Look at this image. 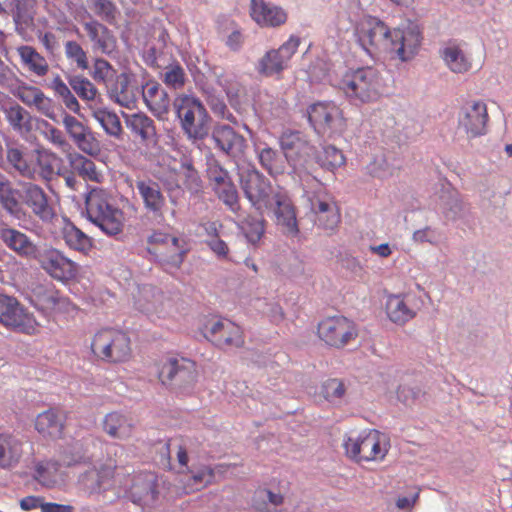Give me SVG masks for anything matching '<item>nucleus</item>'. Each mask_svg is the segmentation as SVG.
I'll use <instances>...</instances> for the list:
<instances>
[{
  "instance_id": "f257e3e1",
  "label": "nucleus",
  "mask_w": 512,
  "mask_h": 512,
  "mask_svg": "<svg viewBox=\"0 0 512 512\" xmlns=\"http://www.w3.org/2000/svg\"><path fill=\"white\" fill-rule=\"evenodd\" d=\"M355 35L361 47L371 56L380 53H395L402 61L410 60L421 44V34L416 29H393L373 16L361 18Z\"/></svg>"
},
{
  "instance_id": "f03ea898",
  "label": "nucleus",
  "mask_w": 512,
  "mask_h": 512,
  "mask_svg": "<svg viewBox=\"0 0 512 512\" xmlns=\"http://www.w3.org/2000/svg\"><path fill=\"white\" fill-rule=\"evenodd\" d=\"M384 87L381 73L371 66L348 70L339 82V88L354 104L377 102L384 93Z\"/></svg>"
},
{
  "instance_id": "7ed1b4c3",
  "label": "nucleus",
  "mask_w": 512,
  "mask_h": 512,
  "mask_svg": "<svg viewBox=\"0 0 512 512\" xmlns=\"http://www.w3.org/2000/svg\"><path fill=\"white\" fill-rule=\"evenodd\" d=\"M92 356L109 365L127 363L133 356L132 343L128 334L116 328L97 330L90 341Z\"/></svg>"
},
{
  "instance_id": "20e7f679",
  "label": "nucleus",
  "mask_w": 512,
  "mask_h": 512,
  "mask_svg": "<svg viewBox=\"0 0 512 512\" xmlns=\"http://www.w3.org/2000/svg\"><path fill=\"white\" fill-rule=\"evenodd\" d=\"M345 455L356 463L382 462L390 449L387 436L375 429L345 435Z\"/></svg>"
},
{
  "instance_id": "39448f33",
  "label": "nucleus",
  "mask_w": 512,
  "mask_h": 512,
  "mask_svg": "<svg viewBox=\"0 0 512 512\" xmlns=\"http://www.w3.org/2000/svg\"><path fill=\"white\" fill-rule=\"evenodd\" d=\"M88 219L105 234L114 236L122 232L124 213L113 204L110 195L103 189H92L85 200Z\"/></svg>"
},
{
  "instance_id": "423d86ee",
  "label": "nucleus",
  "mask_w": 512,
  "mask_h": 512,
  "mask_svg": "<svg viewBox=\"0 0 512 512\" xmlns=\"http://www.w3.org/2000/svg\"><path fill=\"white\" fill-rule=\"evenodd\" d=\"M280 148L299 176L310 174L314 164L315 147L300 131L286 130L279 138Z\"/></svg>"
},
{
  "instance_id": "0eeeda50",
  "label": "nucleus",
  "mask_w": 512,
  "mask_h": 512,
  "mask_svg": "<svg viewBox=\"0 0 512 512\" xmlns=\"http://www.w3.org/2000/svg\"><path fill=\"white\" fill-rule=\"evenodd\" d=\"M154 367L157 379L163 386H170L173 382L191 383L197 377L196 363L178 354L163 355L154 362Z\"/></svg>"
},
{
  "instance_id": "6e6552de",
  "label": "nucleus",
  "mask_w": 512,
  "mask_h": 512,
  "mask_svg": "<svg viewBox=\"0 0 512 512\" xmlns=\"http://www.w3.org/2000/svg\"><path fill=\"white\" fill-rule=\"evenodd\" d=\"M201 332L209 342L221 350L239 349L245 344L243 329L227 318L208 319Z\"/></svg>"
},
{
  "instance_id": "1a4fd4ad",
  "label": "nucleus",
  "mask_w": 512,
  "mask_h": 512,
  "mask_svg": "<svg viewBox=\"0 0 512 512\" xmlns=\"http://www.w3.org/2000/svg\"><path fill=\"white\" fill-rule=\"evenodd\" d=\"M40 268L52 279L67 284L78 278L80 265L68 258L63 251L46 247L35 255Z\"/></svg>"
},
{
  "instance_id": "9d476101",
  "label": "nucleus",
  "mask_w": 512,
  "mask_h": 512,
  "mask_svg": "<svg viewBox=\"0 0 512 512\" xmlns=\"http://www.w3.org/2000/svg\"><path fill=\"white\" fill-rule=\"evenodd\" d=\"M173 106L185 133L190 138H202L205 134L203 122L207 113L201 101L182 94L174 99Z\"/></svg>"
},
{
  "instance_id": "9b49d317",
  "label": "nucleus",
  "mask_w": 512,
  "mask_h": 512,
  "mask_svg": "<svg viewBox=\"0 0 512 512\" xmlns=\"http://www.w3.org/2000/svg\"><path fill=\"white\" fill-rule=\"evenodd\" d=\"M0 324L28 335L37 330L34 316L15 297L6 294H0Z\"/></svg>"
},
{
  "instance_id": "f8f14e48",
  "label": "nucleus",
  "mask_w": 512,
  "mask_h": 512,
  "mask_svg": "<svg viewBox=\"0 0 512 512\" xmlns=\"http://www.w3.org/2000/svg\"><path fill=\"white\" fill-rule=\"evenodd\" d=\"M32 305L48 316L72 314L77 308L53 284H39L32 290Z\"/></svg>"
},
{
  "instance_id": "ddd939ff",
  "label": "nucleus",
  "mask_w": 512,
  "mask_h": 512,
  "mask_svg": "<svg viewBox=\"0 0 512 512\" xmlns=\"http://www.w3.org/2000/svg\"><path fill=\"white\" fill-rule=\"evenodd\" d=\"M300 43L298 36L291 35L280 47L268 50L258 61V73L266 77H279L289 67Z\"/></svg>"
},
{
  "instance_id": "4468645a",
  "label": "nucleus",
  "mask_w": 512,
  "mask_h": 512,
  "mask_svg": "<svg viewBox=\"0 0 512 512\" xmlns=\"http://www.w3.org/2000/svg\"><path fill=\"white\" fill-rule=\"evenodd\" d=\"M318 336L327 345L343 348L358 336L355 323L345 316H330L318 324Z\"/></svg>"
},
{
  "instance_id": "2eb2a0df",
  "label": "nucleus",
  "mask_w": 512,
  "mask_h": 512,
  "mask_svg": "<svg viewBox=\"0 0 512 512\" xmlns=\"http://www.w3.org/2000/svg\"><path fill=\"white\" fill-rule=\"evenodd\" d=\"M193 441L188 440L183 445H179L177 449V461L179 464V471L189 474L187 480V488L190 492L199 491L211 485L215 478V471L211 465L201 464L189 466L188 453L191 451Z\"/></svg>"
},
{
  "instance_id": "dca6fc26",
  "label": "nucleus",
  "mask_w": 512,
  "mask_h": 512,
  "mask_svg": "<svg viewBox=\"0 0 512 512\" xmlns=\"http://www.w3.org/2000/svg\"><path fill=\"white\" fill-rule=\"evenodd\" d=\"M308 119L320 133H335L345 126L341 109L334 102H317L308 109Z\"/></svg>"
},
{
  "instance_id": "f3484780",
  "label": "nucleus",
  "mask_w": 512,
  "mask_h": 512,
  "mask_svg": "<svg viewBox=\"0 0 512 512\" xmlns=\"http://www.w3.org/2000/svg\"><path fill=\"white\" fill-rule=\"evenodd\" d=\"M117 445H112L107 453V458L99 463L94 469H91L80 476V483L91 492L100 491L110 487L114 481L116 470L120 467L117 463Z\"/></svg>"
},
{
  "instance_id": "a211bd4d",
  "label": "nucleus",
  "mask_w": 512,
  "mask_h": 512,
  "mask_svg": "<svg viewBox=\"0 0 512 512\" xmlns=\"http://www.w3.org/2000/svg\"><path fill=\"white\" fill-rule=\"evenodd\" d=\"M242 189L246 198L260 213L272 207L271 184L260 172L251 170L243 175Z\"/></svg>"
},
{
  "instance_id": "6ab92c4d",
  "label": "nucleus",
  "mask_w": 512,
  "mask_h": 512,
  "mask_svg": "<svg viewBox=\"0 0 512 512\" xmlns=\"http://www.w3.org/2000/svg\"><path fill=\"white\" fill-rule=\"evenodd\" d=\"M488 119L486 104L483 101H472L462 107L458 126L469 138H475L486 133Z\"/></svg>"
},
{
  "instance_id": "aec40b11",
  "label": "nucleus",
  "mask_w": 512,
  "mask_h": 512,
  "mask_svg": "<svg viewBox=\"0 0 512 512\" xmlns=\"http://www.w3.org/2000/svg\"><path fill=\"white\" fill-rule=\"evenodd\" d=\"M135 187L147 213L155 218H162L167 202L160 184L150 178H146L136 180Z\"/></svg>"
},
{
  "instance_id": "412c9836",
  "label": "nucleus",
  "mask_w": 512,
  "mask_h": 512,
  "mask_svg": "<svg viewBox=\"0 0 512 512\" xmlns=\"http://www.w3.org/2000/svg\"><path fill=\"white\" fill-rule=\"evenodd\" d=\"M14 95L26 106L34 107L45 117L57 122V105L38 87L21 85Z\"/></svg>"
},
{
  "instance_id": "4be33fe9",
  "label": "nucleus",
  "mask_w": 512,
  "mask_h": 512,
  "mask_svg": "<svg viewBox=\"0 0 512 512\" xmlns=\"http://www.w3.org/2000/svg\"><path fill=\"white\" fill-rule=\"evenodd\" d=\"M250 15L261 27H279L288 19V14L282 7L265 0H251Z\"/></svg>"
},
{
  "instance_id": "5701e85b",
  "label": "nucleus",
  "mask_w": 512,
  "mask_h": 512,
  "mask_svg": "<svg viewBox=\"0 0 512 512\" xmlns=\"http://www.w3.org/2000/svg\"><path fill=\"white\" fill-rule=\"evenodd\" d=\"M132 78L131 74L122 72L106 87L110 99L127 109L134 108L137 103V89L132 85Z\"/></svg>"
},
{
  "instance_id": "b1692460",
  "label": "nucleus",
  "mask_w": 512,
  "mask_h": 512,
  "mask_svg": "<svg viewBox=\"0 0 512 512\" xmlns=\"http://www.w3.org/2000/svg\"><path fill=\"white\" fill-rule=\"evenodd\" d=\"M272 199L275 204L274 214L277 225L282 227L284 233L296 236L299 229L291 200L284 193H276Z\"/></svg>"
},
{
  "instance_id": "393cba45",
  "label": "nucleus",
  "mask_w": 512,
  "mask_h": 512,
  "mask_svg": "<svg viewBox=\"0 0 512 512\" xmlns=\"http://www.w3.org/2000/svg\"><path fill=\"white\" fill-rule=\"evenodd\" d=\"M143 100L154 116L163 119L169 112L170 98L168 93L156 81H148L143 86Z\"/></svg>"
},
{
  "instance_id": "a878e982",
  "label": "nucleus",
  "mask_w": 512,
  "mask_h": 512,
  "mask_svg": "<svg viewBox=\"0 0 512 512\" xmlns=\"http://www.w3.org/2000/svg\"><path fill=\"white\" fill-rule=\"evenodd\" d=\"M23 441L9 431H0V467L4 469L17 466L23 455Z\"/></svg>"
},
{
  "instance_id": "bb28decb",
  "label": "nucleus",
  "mask_w": 512,
  "mask_h": 512,
  "mask_svg": "<svg viewBox=\"0 0 512 512\" xmlns=\"http://www.w3.org/2000/svg\"><path fill=\"white\" fill-rule=\"evenodd\" d=\"M132 501L135 504H147L157 499V478L151 472H143L134 476L130 487Z\"/></svg>"
},
{
  "instance_id": "cd10ccee",
  "label": "nucleus",
  "mask_w": 512,
  "mask_h": 512,
  "mask_svg": "<svg viewBox=\"0 0 512 512\" xmlns=\"http://www.w3.org/2000/svg\"><path fill=\"white\" fill-rule=\"evenodd\" d=\"M102 429L111 438L128 440L134 434L135 425L126 414L113 411L104 416Z\"/></svg>"
},
{
  "instance_id": "c85d7f7f",
  "label": "nucleus",
  "mask_w": 512,
  "mask_h": 512,
  "mask_svg": "<svg viewBox=\"0 0 512 512\" xmlns=\"http://www.w3.org/2000/svg\"><path fill=\"white\" fill-rule=\"evenodd\" d=\"M23 193L5 177L0 178V206L12 217L21 220L26 216L22 204Z\"/></svg>"
},
{
  "instance_id": "c756f323",
  "label": "nucleus",
  "mask_w": 512,
  "mask_h": 512,
  "mask_svg": "<svg viewBox=\"0 0 512 512\" xmlns=\"http://www.w3.org/2000/svg\"><path fill=\"white\" fill-rule=\"evenodd\" d=\"M212 137L222 151L234 157L241 155L246 148L245 138L228 125H217Z\"/></svg>"
},
{
  "instance_id": "7c9ffc66",
  "label": "nucleus",
  "mask_w": 512,
  "mask_h": 512,
  "mask_svg": "<svg viewBox=\"0 0 512 512\" xmlns=\"http://www.w3.org/2000/svg\"><path fill=\"white\" fill-rule=\"evenodd\" d=\"M22 199L42 221H51L54 217L53 208L49 205L47 195L40 186L27 184L24 187Z\"/></svg>"
},
{
  "instance_id": "2f4dec72",
  "label": "nucleus",
  "mask_w": 512,
  "mask_h": 512,
  "mask_svg": "<svg viewBox=\"0 0 512 512\" xmlns=\"http://www.w3.org/2000/svg\"><path fill=\"white\" fill-rule=\"evenodd\" d=\"M89 39L93 43V50L102 54L111 55L116 50L117 41L112 32L98 21L84 24Z\"/></svg>"
},
{
  "instance_id": "473e14b6",
  "label": "nucleus",
  "mask_w": 512,
  "mask_h": 512,
  "mask_svg": "<svg viewBox=\"0 0 512 512\" xmlns=\"http://www.w3.org/2000/svg\"><path fill=\"white\" fill-rule=\"evenodd\" d=\"M35 429L43 437L58 439L63 435L64 418L59 410L48 409L37 415Z\"/></svg>"
},
{
  "instance_id": "72a5a7b5",
  "label": "nucleus",
  "mask_w": 512,
  "mask_h": 512,
  "mask_svg": "<svg viewBox=\"0 0 512 512\" xmlns=\"http://www.w3.org/2000/svg\"><path fill=\"white\" fill-rule=\"evenodd\" d=\"M0 238L8 248L20 256L35 258L39 251L25 233L14 228H2Z\"/></svg>"
},
{
  "instance_id": "f704fd0d",
  "label": "nucleus",
  "mask_w": 512,
  "mask_h": 512,
  "mask_svg": "<svg viewBox=\"0 0 512 512\" xmlns=\"http://www.w3.org/2000/svg\"><path fill=\"white\" fill-rule=\"evenodd\" d=\"M150 245L149 251L155 254V249H163L165 246H171L174 250L170 259L175 265H181L184 261L187 250L184 247V242L179 238L172 236L168 233L161 231H154L147 240Z\"/></svg>"
},
{
  "instance_id": "c9c22d12",
  "label": "nucleus",
  "mask_w": 512,
  "mask_h": 512,
  "mask_svg": "<svg viewBox=\"0 0 512 512\" xmlns=\"http://www.w3.org/2000/svg\"><path fill=\"white\" fill-rule=\"evenodd\" d=\"M89 110L92 117L99 123L102 129L110 137L120 139L123 134V127L118 115L100 104H90Z\"/></svg>"
},
{
  "instance_id": "e433bc0d",
  "label": "nucleus",
  "mask_w": 512,
  "mask_h": 512,
  "mask_svg": "<svg viewBox=\"0 0 512 512\" xmlns=\"http://www.w3.org/2000/svg\"><path fill=\"white\" fill-rule=\"evenodd\" d=\"M440 56L448 69L456 74H465L472 69V60L464 50L455 43L445 46Z\"/></svg>"
},
{
  "instance_id": "4c0bfd02",
  "label": "nucleus",
  "mask_w": 512,
  "mask_h": 512,
  "mask_svg": "<svg viewBox=\"0 0 512 512\" xmlns=\"http://www.w3.org/2000/svg\"><path fill=\"white\" fill-rule=\"evenodd\" d=\"M125 123L128 129L138 136L142 142L151 143L156 141V127L154 121L144 113L124 114Z\"/></svg>"
},
{
  "instance_id": "58836bf2",
  "label": "nucleus",
  "mask_w": 512,
  "mask_h": 512,
  "mask_svg": "<svg viewBox=\"0 0 512 512\" xmlns=\"http://www.w3.org/2000/svg\"><path fill=\"white\" fill-rule=\"evenodd\" d=\"M386 313L395 324L403 325L416 316V312L402 295H390L386 300Z\"/></svg>"
},
{
  "instance_id": "ea45409f",
  "label": "nucleus",
  "mask_w": 512,
  "mask_h": 512,
  "mask_svg": "<svg viewBox=\"0 0 512 512\" xmlns=\"http://www.w3.org/2000/svg\"><path fill=\"white\" fill-rule=\"evenodd\" d=\"M68 160L71 168L85 181L101 183L103 174L97 169L96 164L91 159L79 153L69 154Z\"/></svg>"
},
{
  "instance_id": "a19ab883",
  "label": "nucleus",
  "mask_w": 512,
  "mask_h": 512,
  "mask_svg": "<svg viewBox=\"0 0 512 512\" xmlns=\"http://www.w3.org/2000/svg\"><path fill=\"white\" fill-rule=\"evenodd\" d=\"M175 176L177 188H185L192 193H197L202 188L201 178L191 161H182L179 168L175 170Z\"/></svg>"
},
{
  "instance_id": "79ce46f5",
  "label": "nucleus",
  "mask_w": 512,
  "mask_h": 512,
  "mask_svg": "<svg viewBox=\"0 0 512 512\" xmlns=\"http://www.w3.org/2000/svg\"><path fill=\"white\" fill-rule=\"evenodd\" d=\"M22 63L33 74L43 77L49 71V64L44 56L36 51L35 48L24 45L17 49Z\"/></svg>"
},
{
  "instance_id": "37998d69",
  "label": "nucleus",
  "mask_w": 512,
  "mask_h": 512,
  "mask_svg": "<svg viewBox=\"0 0 512 512\" xmlns=\"http://www.w3.org/2000/svg\"><path fill=\"white\" fill-rule=\"evenodd\" d=\"M62 236L66 245L73 250L87 253L92 248L91 238L71 222L64 225Z\"/></svg>"
},
{
  "instance_id": "c03bdc74",
  "label": "nucleus",
  "mask_w": 512,
  "mask_h": 512,
  "mask_svg": "<svg viewBox=\"0 0 512 512\" xmlns=\"http://www.w3.org/2000/svg\"><path fill=\"white\" fill-rule=\"evenodd\" d=\"M69 85L73 91L87 103L99 104L97 100H100V93L96 86L86 77L76 75L69 79Z\"/></svg>"
},
{
  "instance_id": "a18cd8bd",
  "label": "nucleus",
  "mask_w": 512,
  "mask_h": 512,
  "mask_svg": "<svg viewBox=\"0 0 512 512\" xmlns=\"http://www.w3.org/2000/svg\"><path fill=\"white\" fill-rule=\"evenodd\" d=\"M5 119L13 130L17 132L30 129L31 116L22 106L17 103L11 104L3 109Z\"/></svg>"
},
{
  "instance_id": "49530a36",
  "label": "nucleus",
  "mask_w": 512,
  "mask_h": 512,
  "mask_svg": "<svg viewBox=\"0 0 512 512\" xmlns=\"http://www.w3.org/2000/svg\"><path fill=\"white\" fill-rule=\"evenodd\" d=\"M284 502L281 493L272 492L266 488H258L252 497L253 507L260 512H269L272 507H277Z\"/></svg>"
},
{
  "instance_id": "de8ad7c7",
  "label": "nucleus",
  "mask_w": 512,
  "mask_h": 512,
  "mask_svg": "<svg viewBox=\"0 0 512 512\" xmlns=\"http://www.w3.org/2000/svg\"><path fill=\"white\" fill-rule=\"evenodd\" d=\"M314 160L322 168L333 171L345 164L343 152L333 145H326L321 152L315 153Z\"/></svg>"
},
{
  "instance_id": "09e8293b",
  "label": "nucleus",
  "mask_w": 512,
  "mask_h": 512,
  "mask_svg": "<svg viewBox=\"0 0 512 512\" xmlns=\"http://www.w3.org/2000/svg\"><path fill=\"white\" fill-rule=\"evenodd\" d=\"M160 78L167 87L175 90L182 89L187 82L185 69L178 62L167 65Z\"/></svg>"
},
{
  "instance_id": "8fccbe9b",
  "label": "nucleus",
  "mask_w": 512,
  "mask_h": 512,
  "mask_svg": "<svg viewBox=\"0 0 512 512\" xmlns=\"http://www.w3.org/2000/svg\"><path fill=\"white\" fill-rule=\"evenodd\" d=\"M60 464L55 461H42L35 466V479L45 487H53L56 482V475Z\"/></svg>"
},
{
  "instance_id": "3c124183",
  "label": "nucleus",
  "mask_w": 512,
  "mask_h": 512,
  "mask_svg": "<svg viewBox=\"0 0 512 512\" xmlns=\"http://www.w3.org/2000/svg\"><path fill=\"white\" fill-rule=\"evenodd\" d=\"M241 229L251 244H257L265 233V221L262 215L258 217H247L241 226Z\"/></svg>"
},
{
  "instance_id": "603ef678",
  "label": "nucleus",
  "mask_w": 512,
  "mask_h": 512,
  "mask_svg": "<svg viewBox=\"0 0 512 512\" xmlns=\"http://www.w3.org/2000/svg\"><path fill=\"white\" fill-rule=\"evenodd\" d=\"M259 162L261 166L272 176L282 174L284 171L280 163V158L276 150L271 147H265L260 150Z\"/></svg>"
},
{
  "instance_id": "864d4df0",
  "label": "nucleus",
  "mask_w": 512,
  "mask_h": 512,
  "mask_svg": "<svg viewBox=\"0 0 512 512\" xmlns=\"http://www.w3.org/2000/svg\"><path fill=\"white\" fill-rule=\"evenodd\" d=\"M91 75L97 83L104 84L107 87L118 74H116V70L107 60L98 58L94 61Z\"/></svg>"
},
{
  "instance_id": "5fc2aeb1",
  "label": "nucleus",
  "mask_w": 512,
  "mask_h": 512,
  "mask_svg": "<svg viewBox=\"0 0 512 512\" xmlns=\"http://www.w3.org/2000/svg\"><path fill=\"white\" fill-rule=\"evenodd\" d=\"M214 192L218 198L232 211L237 212L240 208L238 191L233 182L224 183L221 186L214 187Z\"/></svg>"
},
{
  "instance_id": "6e6d98bb",
  "label": "nucleus",
  "mask_w": 512,
  "mask_h": 512,
  "mask_svg": "<svg viewBox=\"0 0 512 512\" xmlns=\"http://www.w3.org/2000/svg\"><path fill=\"white\" fill-rule=\"evenodd\" d=\"M311 208L317 215L330 212V224L340 222V213L336 203L328 196L323 198L316 197L311 200Z\"/></svg>"
},
{
  "instance_id": "4d7b16f0",
  "label": "nucleus",
  "mask_w": 512,
  "mask_h": 512,
  "mask_svg": "<svg viewBox=\"0 0 512 512\" xmlns=\"http://www.w3.org/2000/svg\"><path fill=\"white\" fill-rule=\"evenodd\" d=\"M38 165L44 178H51L56 172L59 174L61 159L52 152L42 151L38 154Z\"/></svg>"
},
{
  "instance_id": "13d9d810",
  "label": "nucleus",
  "mask_w": 512,
  "mask_h": 512,
  "mask_svg": "<svg viewBox=\"0 0 512 512\" xmlns=\"http://www.w3.org/2000/svg\"><path fill=\"white\" fill-rule=\"evenodd\" d=\"M65 55L68 60L75 63L80 70H87L89 67L87 53L76 41H67L65 43Z\"/></svg>"
},
{
  "instance_id": "bf43d9fd",
  "label": "nucleus",
  "mask_w": 512,
  "mask_h": 512,
  "mask_svg": "<svg viewBox=\"0 0 512 512\" xmlns=\"http://www.w3.org/2000/svg\"><path fill=\"white\" fill-rule=\"evenodd\" d=\"M6 157L8 162L23 176H30L33 169L24 157L22 150L16 146H8Z\"/></svg>"
},
{
  "instance_id": "052dcab7",
  "label": "nucleus",
  "mask_w": 512,
  "mask_h": 512,
  "mask_svg": "<svg viewBox=\"0 0 512 512\" xmlns=\"http://www.w3.org/2000/svg\"><path fill=\"white\" fill-rule=\"evenodd\" d=\"M346 392L344 383L336 378L326 380L321 387V394L323 397L330 401H340Z\"/></svg>"
},
{
  "instance_id": "680f3d73",
  "label": "nucleus",
  "mask_w": 512,
  "mask_h": 512,
  "mask_svg": "<svg viewBox=\"0 0 512 512\" xmlns=\"http://www.w3.org/2000/svg\"><path fill=\"white\" fill-rule=\"evenodd\" d=\"M75 145L84 153L90 156H96L100 153V142L96 138L94 132L89 128L77 140Z\"/></svg>"
},
{
  "instance_id": "e2e57ef3",
  "label": "nucleus",
  "mask_w": 512,
  "mask_h": 512,
  "mask_svg": "<svg viewBox=\"0 0 512 512\" xmlns=\"http://www.w3.org/2000/svg\"><path fill=\"white\" fill-rule=\"evenodd\" d=\"M90 9L108 23H113L116 19L117 8L110 0H92Z\"/></svg>"
},
{
  "instance_id": "0e129e2a",
  "label": "nucleus",
  "mask_w": 512,
  "mask_h": 512,
  "mask_svg": "<svg viewBox=\"0 0 512 512\" xmlns=\"http://www.w3.org/2000/svg\"><path fill=\"white\" fill-rule=\"evenodd\" d=\"M43 128L42 133L47 141L60 148L62 151H67L70 148V144L61 130L49 124L47 121H43Z\"/></svg>"
},
{
  "instance_id": "69168bd1",
  "label": "nucleus",
  "mask_w": 512,
  "mask_h": 512,
  "mask_svg": "<svg viewBox=\"0 0 512 512\" xmlns=\"http://www.w3.org/2000/svg\"><path fill=\"white\" fill-rule=\"evenodd\" d=\"M62 123L73 142L89 129L88 126L84 125L76 117L67 113L64 114Z\"/></svg>"
},
{
  "instance_id": "338daca9",
  "label": "nucleus",
  "mask_w": 512,
  "mask_h": 512,
  "mask_svg": "<svg viewBox=\"0 0 512 512\" xmlns=\"http://www.w3.org/2000/svg\"><path fill=\"white\" fill-rule=\"evenodd\" d=\"M206 245L220 260H227L229 258V247L225 241L220 237L209 238L206 240Z\"/></svg>"
},
{
  "instance_id": "774afa93",
  "label": "nucleus",
  "mask_w": 512,
  "mask_h": 512,
  "mask_svg": "<svg viewBox=\"0 0 512 512\" xmlns=\"http://www.w3.org/2000/svg\"><path fill=\"white\" fill-rule=\"evenodd\" d=\"M43 504L44 497L35 495L23 497L19 501V506L23 511H31L38 508H40V510L42 511Z\"/></svg>"
}]
</instances>
